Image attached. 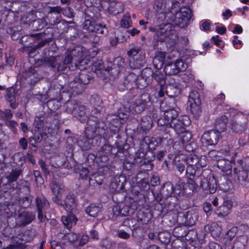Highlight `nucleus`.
Masks as SVG:
<instances>
[{
    "mask_svg": "<svg viewBox=\"0 0 249 249\" xmlns=\"http://www.w3.org/2000/svg\"><path fill=\"white\" fill-rule=\"evenodd\" d=\"M112 147L111 145L108 143H105L100 150L98 151L96 156L93 154H89V158L90 156L94 157V160L96 162L100 163V166L102 167L106 166L107 165L108 160V155L111 153Z\"/></svg>",
    "mask_w": 249,
    "mask_h": 249,
    "instance_id": "obj_9",
    "label": "nucleus"
},
{
    "mask_svg": "<svg viewBox=\"0 0 249 249\" xmlns=\"http://www.w3.org/2000/svg\"><path fill=\"white\" fill-rule=\"evenodd\" d=\"M228 122V119L226 116H221L215 121L214 130L220 134L226 130Z\"/></svg>",
    "mask_w": 249,
    "mask_h": 249,
    "instance_id": "obj_36",
    "label": "nucleus"
},
{
    "mask_svg": "<svg viewBox=\"0 0 249 249\" xmlns=\"http://www.w3.org/2000/svg\"><path fill=\"white\" fill-rule=\"evenodd\" d=\"M175 100L174 99H164L160 101V108L163 113L175 108Z\"/></svg>",
    "mask_w": 249,
    "mask_h": 249,
    "instance_id": "obj_37",
    "label": "nucleus"
},
{
    "mask_svg": "<svg viewBox=\"0 0 249 249\" xmlns=\"http://www.w3.org/2000/svg\"><path fill=\"white\" fill-rule=\"evenodd\" d=\"M246 119L244 117L232 120L231 123V129L235 132L241 133L246 129Z\"/></svg>",
    "mask_w": 249,
    "mask_h": 249,
    "instance_id": "obj_27",
    "label": "nucleus"
},
{
    "mask_svg": "<svg viewBox=\"0 0 249 249\" xmlns=\"http://www.w3.org/2000/svg\"><path fill=\"white\" fill-rule=\"evenodd\" d=\"M46 136V133L44 132L42 129H35L34 136L29 138L30 144L34 148V151H36L37 149L35 144L40 143Z\"/></svg>",
    "mask_w": 249,
    "mask_h": 249,
    "instance_id": "obj_29",
    "label": "nucleus"
},
{
    "mask_svg": "<svg viewBox=\"0 0 249 249\" xmlns=\"http://www.w3.org/2000/svg\"><path fill=\"white\" fill-rule=\"evenodd\" d=\"M167 249H187L186 243L179 239L175 240L167 247Z\"/></svg>",
    "mask_w": 249,
    "mask_h": 249,
    "instance_id": "obj_50",
    "label": "nucleus"
},
{
    "mask_svg": "<svg viewBox=\"0 0 249 249\" xmlns=\"http://www.w3.org/2000/svg\"><path fill=\"white\" fill-rule=\"evenodd\" d=\"M179 135H181L179 142L184 144V145L187 143L192 137L191 133L186 129H185V132L180 133Z\"/></svg>",
    "mask_w": 249,
    "mask_h": 249,
    "instance_id": "obj_63",
    "label": "nucleus"
},
{
    "mask_svg": "<svg viewBox=\"0 0 249 249\" xmlns=\"http://www.w3.org/2000/svg\"><path fill=\"white\" fill-rule=\"evenodd\" d=\"M160 131L163 133L161 137H158L159 143L162 144H166L168 145H172L173 143L174 140L172 138L173 134L172 128L169 126V128L163 127Z\"/></svg>",
    "mask_w": 249,
    "mask_h": 249,
    "instance_id": "obj_23",
    "label": "nucleus"
},
{
    "mask_svg": "<svg viewBox=\"0 0 249 249\" xmlns=\"http://www.w3.org/2000/svg\"><path fill=\"white\" fill-rule=\"evenodd\" d=\"M246 243V239L244 237L241 236L237 238L234 242L232 246H227L225 249H244L245 243Z\"/></svg>",
    "mask_w": 249,
    "mask_h": 249,
    "instance_id": "obj_45",
    "label": "nucleus"
},
{
    "mask_svg": "<svg viewBox=\"0 0 249 249\" xmlns=\"http://www.w3.org/2000/svg\"><path fill=\"white\" fill-rule=\"evenodd\" d=\"M63 63L64 65H66L68 66L69 70L71 71L74 70V67L73 58L69 52L66 53V56L63 60Z\"/></svg>",
    "mask_w": 249,
    "mask_h": 249,
    "instance_id": "obj_60",
    "label": "nucleus"
},
{
    "mask_svg": "<svg viewBox=\"0 0 249 249\" xmlns=\"http://www.w3.org/2000/svg\"><path fill=\"white\" fill-rule=\"evenodd\" d=\"M101 18L100 12L95 6L87 7L85 10V21L82 24L83 29L89 33L104 34L107 32L105 24L97 23Z\"/></svg>",
    "mask_w": 249,
    "mask_h": 249,
    "instance_id": "obj_2",
    "label": "nucleus"
},
{
    "mask_svg": "<svg viewBox=\"0 0 249 249\" xmlns=\"http://www.w3.org/2000/svg\"><path fill=\"white\" fill-rule=\"evenodd\" d=\"M200 186L204 191H209L210 194L214 193L217 188L216 179L213 177L209 178H203L201 180Z\"/></svg>",
    "mask_w": 249,
    "mask_h": 249,
    "instance_id": "obj_20",
    "label": "nucleus"
},
{
    "mask_svg": "<svg viewBox=\"0 0 249 249\" xmlns=\"http://www.w3.org/2000/svg\"><path fill=\"white\" fill-rule=\"evenodd\" d=\"M145 61V56L142 53L140 55H137L135 57H131L129 60V66L133 70H136L137 72L140 74L141 71L140 70L142 67H144Z\"/></svg>",
    "mask_w": 249,
    "mask_h": 249,
    "instance_id": "obj_19",
    "label": "nucleus"
},
{
    "mask_svg": "<svg viewBox=\"0 0 249 249\" xmlns=\"http://www.w3.org/2000/svg\"><path fill=\"white\" fill-rule=\"evenodd\" d=\"M193 231H187L186 227L185 226H178L174 228L173 230V235L177 238H181L189 234Z\"/></svg>",
    "mask_w": 249,
    "mask_h": 249,
    "instance_id": "obj_44",
    "label": "nucleus"
},
{
    "mask_svg": "<svg viewBox=\"0 0 249 249\" xmlns=\"http://www.w3.org/2000/svg\"><path fill=\"white\" fill-rule=\"evenodd\" d=\"M198 167L187 165L184 175L189 178H196V170Z\"/></svg>",
    "mask_w": 249,
    "mask_h": 249,
    "instance_id": "obj_62",
    "label": "nucleus"
},
{
    "mask_svg": "<svg viewBox=\"0 0 249 249\" xmlns=\"http://www.w3.org/2000/svg\"><path fill=\"white\" fill-rule=\"evenodd\" d=\"M233 171L234 181L243 187L249 188V169L243 160H236Z\"/></svg>",
    "mask_w": 249,
    "mask_h": 249,
    "instance_id": "obj_3",
    "label": "nucleus"
},
{
    "mask_svg": "<svg viewBox=\"0 0 249 249\" xmlns=\"http://www.w3.org/2000/svg\"><path fill=\"white\" fill-rule=\"evenodd\" d=\"M197 178H189L184 186V192L187 194H192L195 192H197L198 186L196 183V180Z\"/></svg>",
    "mask_w": 249,
    "mask_h": 249,
    "instance_id": "obj_34",
    "label": "nucleus"
},
{
    "mask_svg": "<svg viewBox=\"0 0 249 249\" xmlns=\"http://www.w3.org/2000/svg\"><path fill=\"white\" fill-rule=\"evenodd\" d=\"M204 230L206 232H210L213 238H216L220 236L222 228L217 223H213L206 225Z\"/></svg>",
    "mask_w": 249,
    "mask_h": 249,
    "instance_id": "obj_33",
    "label": "nucleus"
},
{
    "mask_svg": "<svg viewBox=\"0 0 249 249\" xmlns=\"http://www.w3.org/2000/svg\"><path fill=\"white\" fill-rule=\"evenodd\" d=\"M186 155L183 154H178L176 155L174 159V164L176 169L179 175L185 173L186 167L187 166V161L185 160Z\"/></svg>",
    "mask_w": 249,
    "mask_h": 249,
    "instance_id": "obj_22",
    "label": "nucleus"
},
{
    "mask_svg": "<svg viewBox=\"0 0 249 249\" xmlns=\"http://www.w3.org/2000/svg\"><path fill=\"white\" fill-rule=\"evenodd\" d=\"M158 239L162 244L168 245L171 240L170 233L166 231L160 232L158 234Z\"/></svg>",
    "mask_w": 249,
    "mask_h": 249,
    "instance_id": "obj_55",
    "label": "nucleus"
},
{
    "mask_svg": "<svg viewBox=\"0 0 249 249\" xmlns=\"http://www.w3.org/2000/svg\"><path fill=\"white\" fill-rule=\"evenodd\" d=\"M139 139L141 140V143H145L147 145L148 148L149 150V152L155 149L156 147L158 145L159 143V141L158 142V138L156 139L153 137H149L148 136H142L141 138H139Z\"/></svg>",
    "mask_w": 249,
    "mask_h": 249,
    "instance_id": "obj_30",
    "label": "nucleus"
},
{
    "mask_svg": "<svg viewBox=\"0 0 249 249\" xmlns=\"http://www.w3.org/2000/svg\"><path fill=\"white\" fill-rule=\"evenodd\" d=\"M52 201L58 206L71 213L75 211L78 205L76 196L71 192L67 195L64 200L61 199H58V197H53Z\"/></svg>",
    "mask_w": 249,
    "mask_h": 249,
    "instance_id": "obj_5",
    "label": "nucleus"
},
{
    "mask_svg": "<svg viewBox=\"0 0 249 249\" xmlns=\"http://www.w3.org/2000/svg\"><path fill=\"white\" fill-rule=\"evenodd\" d=\"M69 53L73 58V63H76L77 61H78V59L83 56V47L81 46H77Z\"/></svg>",
    "mask_w": 249,
    "mask_h": 249,
    "instance_id": "obj_43",
    "label": "nucleus"
},
{
    "mask_svg": "<svg viewBox=\"0 0 249 249\" xmlns=\"http://www.w3.org/2000/svg\"><path fill=\"white\" fill-rule=\"evenodd\" d=\"M150 101V97L148 93L142 94L134 102V104L136 105L135 111L138 113L142 111L147 104Z\"/></svg>",
    "mask_w": 249,
    "mask_h": 249,
    "instance_id": "obj_24",
    "label": "nucleus"
},
{
    "mask_svg": "<svg viewBox=\"0 0 249 249\" xmlns=\"http://www.w3.org/2000/svg\"><path fill=\"white\" fill-rule=\"evenodd\" d=\"M32 203V199L31 197L25 196L19 198L18 204H12V205H18L19 208L21 207L23 209H27L31 206Z\"/></svg>",
    "mask_w": 249,
    "mask_h": 249,
    "instance_id": "obj_49",
    "label": "nucleus"
},
{
    "mask_svg": "<svg viewBox=\"0 0 249 249\" xmlns=\"http://www.w3.org/2000/svg\"><path fill=\"white\" fill-rule=\"evenodd\" d=\"M176 20L179 23H187L191 19L192 14L190 8H181L179 11L175 10Z\"/></svg>",
    "mask_w": 249,
    "mask_h": 249,
    "instance_id": "obj_18",
    "label": "nucleus"
},
{
    "mask_svg": "<svg viewBox=\"0 0 249 249\" xmlns=\"http://www.w3.org/2000/svg\"><path fill=\"white\" fill-rule=\"evenodd\" d=\"M100 211L101 208L94 204H91L85 210L87 214L92 217L97 216Z\"/></svg>",
    "mask_w": 249,
    "mask_h": 249,
    "instance_id": "obj_46",
    "label": "nucleus"
},
{
    "mask_svg": "<svg viewBox=\"0 0 249 249\" xmlns=\"http://www.w3.org/2000/svg\"><path fill=\"white\" fill-rule=\"evenodd\" d=\"M90 79H73L68 84V87L72 92L76 94L82 93L85 89L86 85L89 83Z\"/></svg>",
    "mask_w": 249,
    "mask_h": 249,
    "instance_id": "obj_12",
    "label": "nucleus"
},
{
    "mask_svg": "<svg viewBox=\"0 0 249 249\" xmlns=\"http://www.w3.org/2000/svg\"><path fill=\"white\" fill-rule=\"evenodd\" d=\"M136 208L131 205L127 201L119 202L112 208V218L118 216H127L134 213Z\"/></svg>",
    "mask_w": 249,
    "mask_h": 249,
    "instance_id": "obj_7",
    "label": "nucleus"
},
{
    "mask_svg": "<svg viewBox=\"0 0 249 249\" xmlns=\"http://www.w3.org/2000/svg\"><path fill=\"white\" fill-rule=\"evenodd\" d=\"M124 181L125 179L124 177H116L114 178V180L111 181L110 186L115 191L120 192L123 190L124 187Z\"/></svg>",
    "mask_w": 249,
    "mask_h": 249,
    "instance_id": "obj_39",
    "label": "nucleus"
},
{
    "mask_svg": "<svg viewBox=\"0 0 249 249\" xmlns=\"http://www.w3.org/2000/svg\"><path fill=\"white\" fill-rule=\"evenodd\" d=\"M188 110L196 118H198L201 113V101H196V102L189 103Z\"/></svg>",
    "mask_w": 249,
    "mask_h": 249,
    "instance_id": "obj_38",
    "label": "nucleus"
},
{
    "mask_svg": "<svg viewBox=\"0 0 249 249\" xmlns=\"http://www.w3.org/2000/svg\"><path fill=\"white\" fill-rule=\"evenodd\" d=\"M186 119H188V118L185 117V119L173 120L172 122H170V125L173 133L175 132L177 135H179L180 133L185 132L186 126L190 123L188 120Z\"/></svg>",
    "mask_w": 249,
    "mask_h": 249,
    "instance_id": "obj_13",
    "label": "nucleus"
},
{
    "mask_svg": "<svg viewBox=\"0 0 249 249\" xmlns=\"http://www.w3.org/2000/svg\"><path fill=\"white\" fill-rule=\"evenodd\" d=\"M220 138V133L214 129L208 131L204 133L202 139L208 145H214L217 143Z\"/></svg>",
    "mask_w": 249,
    "mask_h": 249,
    "instance_id": "obj_17",
    "label": "nucleus"
},
{
    "mask_svg": "<svg viewBox=\"0 0 249 249\" xmlns=\"http://www.w3.org/2000/svg\"><path fill=\"white\" fill-rule=\"evenodd\" d=\"M161 191L162 194L167 197L166 204H168V202L171 203V200H168L169 198L174 200L171 199V198L174 197V186L172 182L170 181L165 182L161 187Z\"/></svg>",
    "mask_w": 249,
    "mask_h": 249,
    "instance_id": "obj_28",
    "label": "nucleus"
},
{
    "mask_svg": "<svg viewBox=\"0 0 249 249\" xmlns=\"http://www.w3.org/2000/svg\"><path fill=\"white\" fill-rule=\"evenodd\" d=\"M60 58L58 56H44L42 57L40 60L41 62L45 65H47L53 68L55 67L58 64V59Z\"/></svg>",
    "mask_w": 249,
    "mask_h": 249,
    "instance_id": "obj_42",
    "label": "nucleus"
},
{
    "mask_svg": "<svg viewBox=\"0 0 249 249\" xmlns=\"http://www.w3.org/2000/svg\"><path fill=\"white\" fill-rule=\"evenodd\" d=\"M152 79H136L135 83L139 89H143L151 82Z\"/></svg>",
    "mask_w": 249,
    "mask_h": 249,
    "instance_id": "obj_61",
    "label": "nucleus"
},
{
    "mask_svg": "<svg viewBox=\"0 0 249 249\" xmlns=\"http://www.w3.org/2000/svg\"><path fill=\"white\" fill-rule=\"evenodd\" d=\"M198 213L195 210H191L187 212V226H192L194 225L198 220Z\"/></svg>",
    "mask_w": 249,
    "mask_h": 249,
    "instance_id": "obj_40",
    "label": "nucleus"
},
{
    "mask_svg": "<svg viewBox=\"0 0 249 249\" xmlns=\"http://www.w3.org/2000/svg\"><path fill=\"white\" fill-rule=\"evenodd\" d=\"M22 173V170L19 167L13 168L10 172L8 173L0 178V185H8L13 189H16L18 187L16 181Z\"/></svg>",
    "mask_w": 249,
    "mask_h": 249,
    "instance_id": "obj_6",
    "label": "nucleus"
},
{
    "mask_svg": "<svg viewBox=\"0 0 249 249\" xmlns=\"http://www.w3.org/2000/svg\"><path fill=\"white\" fill-rule=\"evenodd\" d=\"M173 82H170L166 86V93L171 98L178 97L181 93V89L183 86L180 83L175 82V79H171Z\"/></svg>",
    "mask_w": 249,
    "mask_h": 249,
    "instance_id": "obj_16",
    "label": "nucleus"
},
{
    "mask_svg": "<svg viewBox=\"0 0 249 249\" xmlns=\"http://www.w3.org/2000/svg\"><path fill=\"white\" fill-rule=\"evenodd\" d=\"M186 161H187V164L192 166L198 167V163L200 161L199 157L196 155L191 154L187 156L186 155Z\"/></svg>",
    "mask_w": 249,
    "mask_h": 249,
    "instance_id": "obj_58",
    "label": "nucleus"
},
{
    "mask_svg": "<svg viewBox=\"0 0 249 249\" xmlns=\"http://www.w3.org/2000/svg\"><path fill=\"white\" fill-rule=\"evenodd\" d=\"M45 34L41 33L39 34H30L29 36L36 37L37 39H40V40L37 44L31 48L28 52L29 55L31 57H34L38 53L37 50L43 47L45 45L49 44L52 39L50 37L44 38Z\"/></svg>",
    "mask_w": 249,
    "mask_h": 249,
    "instance_id": "obj_11",
    "label": "nucleus"
},
{
    "mask_svg": "<svg viewBox=\"0 0 249 249\" xmlns=\"http://www.w3.org/2000/svg\"><path fill=\"white\" fill-rule=\"evenodd\" d=\"M77 102L74 100H69L65 104V110L68 113H73L78 107Z\"/></svg>",
    "mask_w": 249,
    "mask_h": 249,
    "instance_id": "obj_53",
    "label": "nucleus"
},
{
    "mask_svg": "<svg viewBox=\"0 0 249 249\" xmlns=\"http://www.w3.org/2000/svg\"><path fill=\"white\" fill-rule=\"evenodd\" d=\"M100 120V122H103L105 123L108 127L107 137H109V132L114 133L116 138L120 137V134H118L119 128L121 125V122L118 119V116L116 114H110L106 117V122L102 121V119Z\"/></svg>",
    "mask_w": 249,
    "mask_h": 249,
    "instance_id": "obj_8",
    "label": "nucleus"
},
{
    "mask_svg": "<svg viewBox=\"0 0 249 249\" xmlns=\"http://www.w3.org/2000/svg\"><path fill=\"white\" fill-rule=\"evenodd\" d=\"M141 225L147 224L152 217V214L149 213H139L137 216Z\"/></svg>",
    "mask_w": 249,
    "mask_h": 249,
    "instance_id": "obj_57",
    "label": "nucleus"
},
{
    "mask_svg": "<svg viewBox=\"0 0 249 249\" xmlns=\"http://www.w3.org/2000/svg\"><path fill=\"white\" fill-rule=\"evenodd\" d=\"M139 166V165L133 160V158H131L130 156L126 158L124 160L123 163L124 169L128 172L127 174L129 177L136 174L137 172V168Z\"/></svg>",
    "mask_w": 249,
    "mask_h": 249,
    "instance_id": "obj_26",
    "label": "nucleus"
},
{
    "mask_svg": "<svg viewBox=\"0 0 249 249\" xmlns=\"http://www.w3.org/2000/svg\"><path fill=\"white\" fill-rule=\"evenodd\" d=\"M184 182L179 178L174 186V197L171 198L172 199L177 201V196L180 195L182 190L184 191Z\"/></svg>",
    "mask_w": 249,
    "mask_h": 249,
    "instance_id": "obj_48",
    "label": "nucleus"
},
{
    "mask_svg": "<svg viewBox=\"0 0 249 249\" xmlns=\"http://www.w3.org/2000/svg\"><path fill=\"white\" fill-rule=\"evenodd\" d=\"M234 162L235 165L236 163L235 158H232L231 161L227 160L225 159L217 160L215 165L226 175H230L231 173L232 166L231 163Z\"/></svg>",
    "mask_w": 249,
    "mask_h": 249,
    "instance_id": "obj_15",
    "label": "nucleus"
},
{
    "mask_svg": "<svg viewBox=\"0 0 249 249\" xmlns=\"http://www.w3.org/2000/svg\"><path fill=\"white\" fill-rule=\"evenodd\" d=\"M93 115L90 116L87 121L85 135L80 136L77 141V144L83 150H87L94 145L100 146L102 139H107L108 127L103 122H100L102 113L100 110L94 109Z\"/></svg>",
    "mask_w": 249,
    "mask_h": 249,
    "instance_id": "obj_1",
    "label": "nucleus"
},
{
    "mask_svg": "<svg viewBox=\"0 0 249 249\" xmlns=\"http://www.w3.org/2000/svg\"><path fill=\"white\" fill-rule=\"evenodd\" d=\"M16 91L13 87L7 89L6 90L5 99L10 103L12 108L15 109L18 107V103L16 101Z\"/></svg>",
    "mask_w": 249,
    "mask_h": 249,
    "instance_id": "obj_32",
    "label": "nucleus"
},
{
    "mask_svg": "<svg viewBox=\"0 0 249 249\" xmlns=\"http://www.w3.org/2000/svg\"><path fill=\"white\" fill-rule=\"evenodd\" d=\"M159 74L162 75V73H160L159 71H157L155 73H154L151 69L145 68L142 71V78H149L150 76L156 78V76H159Z\"/></svg>",
    "mask_w": 249,
    "mask_h": 249,
    "instance_id": "obj_59",
    "label": "nucleus"
},
{
    "mask_svg": "<svg viewBox=\"0 0 249 249\" xmlns=\"http://www.w3.org/2000/svg\"><path fill=\"white\" fill-rule=\"evenodd\" d=\"M164 71L166 75H172L178 73V70L174 63L168 64L165 66Z\"/></svg>",
    "mask_w": 249,
    "mask_h": 249,
    "instance_id": "obj_56",
    "label": "nucleus"
},
{
    "mask_svg": "<svg viewBox=\"0 0 249 249\" xmlns=\"http://www.w3.org/2000/svg\"><path fill=\"white\" fill-rule=\"evenodd\" d=\"M164 118L167 120V122H172L173 120H176L178 116V111L176 109L170 110L163 114Z\"/></svg>",
    "mask_w": 249,
    "mask_h": 249,
    "instance_id": "obj_54",
    "label": "nucleus"
},
{
    "mask_svg": "<svg viewBox=\"0 0 249 249\" xmlns=\"http://www.w3.org/2000/svg\"><path fill=\"white\" fill-rule=\"evenodd\" d=\"M166 53L161 51L157 52L153 59V64L154 67L157 69H161L165 63V59Z\"/></svg>",
    "mask_w": 249,
    "mask_h": 249,
    "instance_id": "obj_31",
    "label": "nucleus"
},
{
    "mask_svg": "<svg viewBox=\"0 0 249 249\" xmlns=\"http://www.w3.org/2000/svg\"><path fill=\"white\" fill-rule=\"evenodd\" d=\"M50 187L54 195L53 197H58V199H61L62 194L65 190L64 186L61 183V179L59 178L53 177L52 182L50 183Z\"/></svg>",
    "mask_w": 249,
    "mask_h": 249,
    "instance_id": "obj_21",
    "label": "nucleus"
},
{
    "mask_svg": "<svg viewBox=\"0 0 249 249\" xmlns=\"http://www.w3.org/2000/svg\"><path fill=\"white\" fill-rule=\"evenodd\" d=\"M35 204L37 212V217L41 222H45L46 218L44 217L45 211L50 208V203L47 199L43 196H36Z\"/></svg>",
    "mask_w": 249,
    "mask_h": 249,
    "instance_id": "obj_10",
    "label": "nucleus"
},
{
    "mask_svg": "<svg viewBox=\"0 0 249 249\" xmlns=\"http://www.w3.org/2000/svg\"><path fill=\"white\" fill-rule=\"evenodd\" d=\"M237 231L236 227H232L226 232L225 237V239L226 240L225 242V247H227V246L231 243V241L236 236Z\"/></svg>",
    "mask_w": 249,
    "mask_h": 249,
    "instance_id": "obj_51",
    "label": "nucleus"
},
{
    "mask_svg": "<svg viewBox=\"0 0 249 249\" xmlns=\"http://www.w3.org/2000/svg\"><path fill=\"white\" fill-rule=\"evenodd\" d=\"M154 199L158 202L156 204L155 207L158 208V210L160 211V213L161 214L163 213H165L167 211L170 210L171 211L173 208L175 207V203H170L168 202V204H166V200H165L164 203L165 205H167V208H163L162 205L160 202L162 200L163 196H164L161 193V191H157L155 192H152Z\"/></svg>",
    "mask_w": 249,
    "mask_h": 249,
    "instance_id": "obj_14",
    "label": "nucleus"
},
{
    "mask_svg": "<svg viewBox=\"0 0 249 249\" xmlns=\"http://www.w3.org/2000/svg\"><path fill=\"white\" fill-rule=\"evenodd\" d=\"M121 69L119 67L109 64L107 67L103 71L105 72H107L109 76L115 77L118 75Z\"/></svg>",
    "mask_w": 249,
    "mask_h": 249,
    "instance_id": "obj_52",
    "label": "nucleus"
},
{
    "mask_svg": "<svg viewBox=\"0 0 249 249\" xmlns=\"http://www.w3.org/2000/svg\"><path fill=\"white\" fill-rule=\"evenodd\" d=\"M90 103L93 106V107L91 110V114L90 116L93 115L94 116H97L96 114H93L92 113V111L94 109H97L98 110H100L101 111V113H102V118L104 116V111L103 108L101 107V105L102 103V100H101V98L98 94H93L91 96L90 100H89Z\"/></svg>",
    "mask_w": 249,
    "mask_h": 249,
    "instance_id": "obj_35",
    "label": "nucleus"
},
{
    "mask_svg": "<svg viewBox=\"0 0 249 249\" xmlns=\"http://www.w3.org/2000/svg\"><path fill=\"white\" fill-rule=\"evenodd\" d=\"M8 208L10 213L14 214L19 226H26L35 219L36 215L33 212L25 211L19 212V207L18 205H8Z\"/></svg>",
    "mask_w": 249,
    "mask_h": 249,
    "instance_id": "obj_4",
    "label": "nucleus"
},
{
    "mask_svg": "<svg viewBox=\"0 0 249 249\" xmlns=\"http://www.w3.org/2000/svg\"><path fill=\"white\" fill-rule=\"evenodd\" d=\"M61 221L65 227L70 230L73 225L76 224L77 219L74 215H64L61 217Z\"/></svg>",
    "mask_w": 249,
    "mask_h": 249,
    "instance_id": "obj_41",
    "label": "nucleus"
},
{
    "mask_svg": "<svg viewBox=\"0 0 249 249\" xmlns=\"http://www.w3.org/2000/svg\"><path fill=\"white\" fill-rule=\"evenodd\" d=\"M152 125L153 120L150 116H145L142 117L141 119L138 134L142 136L146 135L149 131Z\"/></svg>",
    "mask_w": 249,
    "mask_h": 249,
    "instance_id": "obj_25",
    "label": "nucleus"
},
{
    "mask_svg": "<svg viewBox=\"0 0 249 249\" xmlns=\"http://www.w3.org/2000/svg\"><path fill=\"white\" fill-rule=\"evenodd\" d=\"M120 24L122 27L128 28L132 26V21L130 16L124 15L121 20Z\"/></svg>",
    "mask_w": 249,
    "mask_h": 249,
    "instance_id": "obj_64",
    "label": "nucleus"
},
{
    "mask_svg": "<svg viewBox=\"0 0 249 249\" xmlns=\"http://www.w3.org/2000/svg\"><path fill=\"white\" fill-rule=\"evenodd\" d=\"M90 61L88 59L84 58V56L78 59L76 63H74V67L78 68L80 71L84 70L89 67Z\"/></svg>",
    "mask_w": 249,
    "mask_h": 249,
    "instance_id": "obj_47",
    "label": "nucleus"
}]
</instances>
